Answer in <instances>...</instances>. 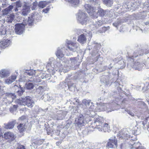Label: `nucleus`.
I'll list each match as a JSON object with an SVG mask.
<instances>
[{
    "label": "nucleus",
    "mask_w": 149,
    "mask_h": 149,
    "mask_svg": "<svg viewBox=\"0 0 149 149\" xmlns=\"http://www.w3.org/2000/svg\"><path fill=\"white\" fill-rule=\"evenodd\" d=\"M56 55L57 57L60 59H61L64 56V54H63L62 52L60 49L57 50Z\"/></svg>",
    "instance_id": "nucleus-26"
},
{
    "label": "nucleus",
    "mask_w": 149,
    "mask_h": 149,
    "mask_svg": "<svg viewBox=\"0 0 149 149\" xmlns=\"http://www.w3.org/2000/svg\"><path fill=\"white\" fill-rule=\"evenodd\" d=\"M16 5L17 8H16L15 10L16 11L18 10L17 8L21 7L22 6V4L19 1H18L16 2Z\"/></svg>",
    "instance_id": "nucleus-34"
},
{
    "label": "nucleus",
    "mask_w": 149,
    "mask_h": 149,
    "mask_svg": "<svg viewBox=\"0 0 149 149\" xmlns=\"http://www.w3.org/2000/svg\"><path fill=\"white\" fill-rule=\"evenodd\" d=\"M104 99H105L104 98L100 97V98L98 100V101H99L100 100V102H101V101H103V100Z\"/></svg>",
    "instance_id": "nucleus-55"
},
{
    "label": "nucleus",
    "mask_w": 149,
    "mask_h": 149,
    "mask_svg": "<svg viewBox=\"0 0 149 149\" xmlns=\"http://www.w3.org/2000/svg\"><path fill=\"white\" fill-rule=\"evenodd\" d=\"M15 124L13 122H10L7 124H4L5 128L7 129H12L14 127Z\"/></svg>",
    "instance_id": "nucleus-22"
},
{
    "label": "nucleus",
    "mask_w": 149,
    "mask_h": 149,
    "mask_svg": "<svg viewBox=\"0 0 149 149\" xmlns=\"http://www.w3.org/2000/svg\"><path fill=\"white\" fill-rule=\"evenodd\" d=\"M25 27L22 24H17L15 25V31L17 33L20 34L23 32Z\"/></svg>",
    "instance_id": "nucleus-14"
},
{
    "label": "nucleus",
    "mask_w": 149,
    "mask_h": 149,
    "mask_svg": "<svg viewBox=\"0 0 149 149\" xmlns=\"http://www.w3.org/2000/svg\"><path fill=\"white\" fill-rule=\"evenodd\" d=\"M104 3L107 6L111 7L113 3V0H102Z\"/></svg>",
    "instance_id": "nucleus-24"
},
{
    "label": "nucleus",
    "mask_w": 149,
    "mask_h": 149,
    "mask_svg": "<svg viewBox=\"0 0 149 149\" xmlns=\"http://www.w3.org/2000/svg\"><path fill=\"white\" fill-rule=\"evenodd\" d=\"M128 131L126 129L121 130L119 133L118 137L122 139H127L130 137Z\"/></svg>",
    "instance_id": "nucleus-12"
},
{
    "label": "nucleus",
    "mask_w": 149,
    "mask_h": 149,
    "mask_svg": "<svg viewBox=\"0 0 149 149\" xmlns=\"http://www.w3.org/2000/svg\"><path fill=\"white\" fill-rule=\"evenodd\" d=\"M13 7L10 5L3 10V13L4 15H6L8 14L13 8Z\"/></svg>",
    "instance_id": "nucleus-21"
},
{
    "label": "nucleus",
    "mask_w": 149,
    "mask_h": 149,
    "mask_svg": "<svg viewBox=\"0 0 149 149\" xmlns=\"http://www.w3.org/2000/svg\"><path fill=\"white\" fill-rule=\"evenodd\" d=\"M86 36L84 34H81L79 36L77 41L82 44H83L86 42Z\"/></svg>",
    "instance_id": "nucleus-18"
},
{
    "label": "nucleus",
    "mask_w": 149,
    "mask_h": 149,
    "mask_svg": "<svg viewBox=\"0 0 149 149\" xmlns=\"http://www.w3.org/2000/svg\"><path fill=\"white\" fill-rule=\"evenodd\" d=\"M139 103L141 104V103H144V102H141V101H139Z\"/></svg>",
    "instance_id": "nucleus-60"
},
{
    "label": "nucleus",
    "mask_w": 149,
    "mask_h": 149,
    "mask_svg": "<svg viewBox=\"0 0 149 149\" xmlns=\"http://www.w3.org/2000/svg\"><path fill=\"white\" fill-rule=\"evenodd\" d=\"M89 112L88 111H87L86 113H85L84 114V121H85V124L86 123H88L91 120H92V122L90 123V124H91V123L93 122V119L94 118L95 116H95L94 117L91 118L90 116L89 115ZM91 125L89 126L87 128V130L89 131H88V132L90 131H91V130H93V129L91 127Z\"/></svg>",
    "instance_id": "nucleus-11"
},
{
    "label": "nucleus",
    "mask_w": 149,
    "mask_h": 149,
    "mask_svg": "<svg viewBox=\"0 0 149 149\" xmlns=\"http://www.w3.org/2000/svg\"><path fill=\"white\" fill-rule=\"evenodd\" d=\"M24 88L21 87L20 85H19V89L17 91V93L18 95L19 96H21L23 94V93L24 92Z\"/></svg>",
    "instance_id": "nucleus-27"
},
{
    "label": "nucleus",
    "mask_w": 149,
    "mask_h": 149,
    "mask_svg": "<svg viewBox=\"0 0 149 149\" xmlns=\"http://www.w3.org/2000/svg\"><path fill=\"white\" fill-rule=\"evenodd\" d=\"M49 10V8H45L42 11L43 12H45V13H47L48 12Z\"/></svg>",
    "instance_id": "nucleus-49"
},
{
    "label": "nucleus",
    "mask_w": 149,
    "mask_h": 149,
    "mask_svg": "<svg viewBox=\"0 0 149 149\" xmlns=\"http://www.w3.org/2000/svg\"><path fill=\"white\" fill-rule=\"evenodd\" d=\"M14 17L15 15L14 14H10V15H8L6 20L7 22H12Z\"/></svg>",
    "instance_id": "nucleus-28"
},
{
    "label": "nucleus",
    "mask_w": 149,
    "mask_h": 149,
    "mask_svg": "<svg viewBox=\"0 0 149 149\" xmlns=\"http://www.w3.org/2000/svg\"><path fill=\"white\" fill-rule=\"evenodd\" d=\"M8 74V71L5 70H2L0 71V77L1 78L7 76Z\"/></svg>",
    "instance_id": "nucleus-23"
},
{
    "label": "nucleus",
    "mask_w": 149,
    "mask_h": 149,
    "mask_svg": "<svg viewBox=\"0 0 149 149\" xmlns=\"http://www.w3.org/2000/svg\"><path fill=\"white\" fill-rule=\"evenodd\" d=\"M16 102L19 104L21 105H27L29 107H33L32 104L33 103V100L29 96H26L25 98H21L17 99Z\"/></svg>",
    "instance_id": "nucleus-3"
},
{
    "label": "nucleus",
    "mask_w": 149,
    "mask_h": 149,
    "mask_svg": "<svg viewBox=\"0 0 149 149\" xmlns=\"http://www.w3.org/2000/svg\"><path fill=\"white\" fill-rule=\"evenodd\" d=\"M66 43L68 49L70 51L75 52L79 48V44L78 43L73 42L68 40H66Z\"/></svg>",
    "instance_id": "nucleus-7"
},
{
    "label": "nucleus",
    "mask_w": 149,
    "mask_h": 149,
    "mask_svg": "<svg viewBox=\"0 0 149 149\" xmlns=\"http://www.w3.org/2000/svg\"><path fill=\"white\" fill-rule=\"evenodd\" d=\"M78 21L82 25H86L88 20L87 15L81 10H79L77 15Z\"/></svg>",
    "instance_id": "nucleus-4"
},
{
    "label": "nucleus",
    "mask_w": 149,
    "mask_h": 149,
    "mask_svg": "<svg viewBox=\"0 0 149 149\" xmlns=\"http://www.w3.org/2000/svg\"><path fill=\"white\" fill-rule=\"evenodd\" d=\"M18 105H14L12 107H11L10 109V111L11 112H13L14 111L16 110L17 107Z\"/></svg>",
    "instance_id": "nucleus-33"
},
{
    "label": "nucleus",
    "mask_w": 149,
    "mask_h": 149,
    "mask_svg": "<svg viewBox=\"0 0 149 149\" xmlns=\"http://www.w3.org/2000/svg\"><path fill=\"white\" fill-rule=\"evenodd\" d=\"M130 144L132 146H133V147H134V145L135 144V143L134 142V141H130Z\"/></svg>",
    "instance_id": "nucleus-48"
},
{
    "label": "nucleus",
    "mask_w": 149,
    "mask_h": 149,
    "mask_svg": "<svg viewBox=\"0 0 149 149\" xmlns=\"http://www.w3.org/2000/svg\"><path fill=\"white\" fill-rule=\"evenodd\" d=\"M135 149H146L144 147L141 146L136 148Z\"/></svg>",
    "instance_id": "nucleus-46"
},
{
    "label": "nucleus",
    "mask_w": 149,
    "mask_h": 149,
    "mask_svg": "<svg viewBox=\"0 0 149 149\" xmlns=\"http://www.w3.org/2000/svg\"><path fill=\"white\" fill-rule=\"evenodd\" d=\"M62 84H63V83H60V84H59V86H62Z\"/></svg>",
    "instance_id": "nucleus-62"
},
{
    "label": "nucleus",
    "mask_w": 149,
    "mask_h": 149,
    "mask_svg": "<svg viewBox=\"0 0 149 149\" xmlns=\"http://www.w3.org/2000/svg\"><path fill=\"white\" fill-rule=\"evenodd\" d=\"M136 30L140 31L142 33L143 32L144 30H142L139 27H137L136 28Z\"/></svg>",
    "instance_id": "nucleus-47"
},
{
    "label": "nucleus",
    "mask_w": 149,
    "mask_h": 149,
    "mask_svg": "<svg viewBox=\"0 0 149 149\" xmlns=\"http://www.w3.org/2000/svg\"><path fill=\"white\" fill-rule=\"evenodd\" d=\"M19 120L21 122L27 120L26 117L25 116H22L19 118Z\"/></svg>",
    "instance_id": "nucleus-36"
},
{
    "label": "nucleus",
    "mask_w": 149,
    "mask_h": 149,
    "mask_svg": "<svg viewBox=\"0 0 149 149\" xmlns=\"http://www.w3.org/2000/svg\"><path fill=\"white\" fill-rule=\"evenodd\" d=\"M33 22V20L30 17H29L28 20V23L29 25H32Z\"/></svg>",
    "instance_id": "nucleus-37"
},
{
    "label": "nucleus",
    "mask_w": 149,
    "mask_h": 149,
    "mask_svg": "<svg viewBox=\"0 0 149 149\" xmlns=\"http://www.w3.org/2000/svg\"><path fill=\"white\" fill-rule=\"evenodd\" d=\"M97 104V106L96 107V110L98 112L107 110V112H111L116 109L114 107L115 106H118V105L116 103H99Z\"/></svg>",
    "instance_id": "nucleus-2"
},
{
    "label": "nucleus",
    "mask_w": 149,
    "mask_h": 149,
    "mask_svg": "<svg viewBox=\"0 0 149 149\" xmlns=\"http://www.w3.org/2000/svg\"><path fill=\"white\" fill-rule=\"evenodd\" d=\"M104 121L102 117L99 116H95L93 119V122L91 125L93 130L91 129V131H93L94 129H97L99 131L109 132V127L108 124L104 123Z\"/></svg>",
    "instance_id": "nucleus-1"
},
{
    "label": "nucleus",
    "mask_w": 149,
    "mask_h": 149,
    "mask_svg": "<svg viewBox=\"0 0 149 149\" xmlns=\"http://www.w3.org/2000/svg\"><path fill=\"white\" fill-rule=\"evenodd\" d=\"M128 61L127 66L132 67L135 70L140 71L141 70L143 66V63H140L138 61L134 62L133 59L131 58Z\"/></svg>",
    "instance_id": "nucleus-5"
},
{
    "label": "nucleus",
    "mask_w": 149,
    "mask_h": 149,
    "mask_svg": "<svg viewBox=\"0 0 149 149\" xmlns=\"http://www.w3.org/2000/svg\"><path fill=\"white\" fill-rule=\"evenodd\" d=\"M125 144L124 143H122L120 145V148L121 149H123L124 148Z\"/></svg>",
    "instance_id": "nucleus-51"
},
{
    "label": "nucleus",
    "mask_w": 149,
    "mask_h": 149,
    "mask_svg": "<svg viewBox=\"0 0 149 149\" xmlns=\"http://www.w3.org/2000/svg\"><path fill=\"white\" fill-rule=\"evenodd\" d=\"M16 78L17 76L15 75H11L5 80L6 83L7 84H9L14 81Z\"/></svg>",
    "instance_id": "nucleus-19"
},
{
    "label": "nucleus",
    "mask_w": 149,
    "mask_h": 149,
    "mask_svg": "<svg viewBox=\"0 0 149 149\" xmlns=\"http://www.w3.org/2000/svg\"><path fill=\"white\" fill-rule=\"evenodd\" d=\"M2 137L5 140H7L8 142H10L15 140L16 136L13 132L8 131L4 133Z\"/></svg>",
    "instance_id": "nucleus-8"
},
{
    "label": "nucleus",
    "mask_w": 149,
    "mask_h": 149,
    "mask_svg": "<svg viewBox=\"0 0 149 149\" xmlns=\"http://www.w3.org/2000/svg\"><path fill=\"white\" fill-rule=\"evenodd\" d=\"M120 22L119 21H117V22H115L113 24V25L116 27H117L118 25L119 24Z\"/></svg>",
    "instance_id": "nucleus-40"
},
{
    "label": "nucleus",
    "mask_w": 149,
    "mask_h": 149,
    "mask_svg": "<svg viewBox=\"0 0 149 149\" xmlns=\"http://www.w3.org/2000/svg\"><path fill=\"white\" fill-rule=\"evenodd\" d=\"M75 58H71L70 59L71 60H72V59H73V60H75Z\"/></svg>",
    "instance_id": "nucleus-61"
},
{
    "label": "nucleus",
    "mask_w": 149,
    "mask_h": 149,
    "mask_svg": "<svg viewBox=\"0 0 149 149\" xmlns=\"http://www.w3.org/2000/svg\"><path fill=\"white\" fill-rule=\"evenodd\" d=\"M127 113L132 116H134V114L130 111L128 110L127 111Z\"/></svg>",
    "instance_id": "nucleus-45"
},
{
    "label": "nucleus",
    "mask_w": 149,
    "mask_h": 149,
    "mask_svg": "<svg viewBox=\"0 0 149 149\" xmlns=\"http://www.w3.org/2000/svg\"><path fill=\"white\" fill-rule=\"evenodd\" d=\"M71 4V6L74 7H78L79 5V0H66Z\"/></svg>",
    "instance_id": "nucleus-17"
},
{
    "label": "nucleus",
    "mask_w": 149,
    "mask_h": 149,
    "mask_svg": "<svg viewBox=\"0 0 149 149\" xmlns=\"http://www.w3.org/2000/svg\"><path fill=\"white\" fill-rule=\"evenodd\" d=\"M9 96H10L13 99H14L16 98V96L15 94L10 93L9 94Z\"/></svg>",
    "instance_id": "nucleus-41"
},
{
    "label": "nucleus",
    "mask_w": 149,
    "mask_h": 149,
    "mask_svg": "<svg viewBox=\"0 0 149 149\" xmlns=\"http://www.w3.org/2000/svg\"><path fill=\"white\" fill-rule=\"evenodd\" d=\"M75 123L79 127L84 126L85 125L84 119V115H79V116L75 119Z\"/></svg>",
    "instance_id": "nucleus-13"
},
{
    "label": "nucleus",
    "mask_w": 149,
    "mask_h": 149,
    "mask_svg": "<svg viewBox=\"0 0 149 149\" xmlns=\"http://www.w3.org/2000/svg\"><path fill=\"white\" fill-rule=\"evenodd\" d=\"M17 149H25L24 146L22 145H19L17 148Z\"/></svg>",
    "instance_id": "nucleus-44"
},
{
    "label": "nucleus",
    "mask_w": 149,
    "mask_h": 149,
    "mask_svg": "<svg viewBox=\"0 0 149 149\" xmlns=\"http://www.w3.org/2000/svg\"><path fill=\"white\" fill-rule=\"evenodd\" d=\"M138 56V55H135V56H134V55H133V56L134 57H136L137 56Z\"/></svg>",
    "instance_id": "nucleus-64"
},
{
    "label": "nucleus",
    "mask_w": 149,
    "mask_h": 149,
    "mask_svg": "<svg viewBox=\"0 0 149 149\" xmlns=\"http://www.w3.org/2000/svg\"><path fill=\"white\" fill-rule=\"evenodd\" d=\"M142 124L143 125V127L145 128H146V127H145V125L147 124L146 126H147V129L149 130H148L149 129V117H147L145 120L143 121L142 123Z\"/></svg>",
    "instance_id": "nucleus-25"
},
{
    "label": "nucleus",
    "mask_w": 149,
    "mask_h": 149,
    "mask_svg": "<svg viewBox=\"0 0 149 149\" xmlns=\"http://www.w3.org/2000/svg\"><path fill=\"white\" fill-rule=\"evenodd\" d=\"M26 123H21L17 126V128L20 133L23 132L26 129Z\"/></svg>",
    "instance_id": "nucleus-20"
},
{
    "label": "nucleus",
    "mask_w": 149,
    "mask_h": 149,
    "mask_svg": "<svg viewBox=\"0 0 149 149\" xmlns=\"http://www.w3.org/2000/svg\"><path fill=\"white\" fill-rule=\"evenodd\" d=\"M110 75L109 73H107V75H103L101 77L100 81L101 82L103 83L105 85H107L109 84V81L110 80Z\"/></svg>",
    "instance_id": "nucleus-15"
},
{
    "label": "nucleus",
    "mask_w": 149,
    "mask_h": 149,
    "mask_svg": "<svg viewBox=\"0 0 149 149\" xmlns=\"http://www.w3.org/2000/svg\"><path fill=\"white\" fill-rule=\"evenodd\" d=\"M98 52V51H97V53L96 54V55H95V56H96V61H97L98 59H99V58H100V59H102V57H100V55L99 54V52Z\"/></svg>",
    "instance_id": "nucleus-38"
},
{
    "label": "nucleus",
    "mask_w": 149,
    "mask_h": 149,
    "mask_svg": "<svg viewBox=\"0 0 149 149\" xmlns=\"http://www.w3.org/2000/svg\"><path fill=\"white\" fill-rule=\"evenodd\" d=\"M95 23L94 24H91L90 25V27L91 29L92 30H93L95 29L96 28H97V27H95Z\"/></svg>",
    "instance_id": "nucleus-39"
},
{
    "label": "nucleus",
    "mask_w": 149,
    "mask_h": 149,
    "mask_svg": "<svg viewBox=\"0 0 149 149\" xmlns=\"http://www.w3.org/2000/svg\"><path fill=\"white\" fill-rule=\"evenodd\" d=\"M115 84L116 86H118V85L119 86L120 85L119 83V81L118 80L115 82Z\"/></svg>",
    "instance_id": "nucleus-50"
},
{
    "label": "nucleus",
    "mask_w": 149,
    "mask_h": 149,
    "mask_svg": "<svg viewBox=\"0 0 149 149\" xmlns=\"http://www.w3.org/2000/svg\"><path fill=\"white\" fill-rule=\"evenodd\" d=\"M2 129L1 128H0V137H2L3 134V133L2 132Z\"/></svg>",
    "instance_id": "nucleus-56"
},
{
    "label": "nucleus",
    "mask_w": 149,
    "mask_h": 149,
    "mask_svg": "<svg viewBox=\"0 0 149 149\" xmlns=\"http://www.w3.org/2000/svg\"><path fill=\"white\" fill-rule=\"evenodd\" d=\"M46 4L45 1H41L39 2L38 6L40 8H43L46 6Z\"/></svg>",
    "instance_id": "nucleus-30"
},
{
    "label": "nucleus",
    "mask_w": 149,
    "mask_h": 149,
    "mask_svg": "<svg viewBox=\"0 0 149 149\" xmlns=\"http://www.w3.org/2000/svg\"><path fill=\"white\" fill-rule=\"evenodd\" d=\"M74 100H75L76 102L77 103V104H76V105H77L78 104H79L80 103V101L78 99H77L76 100V99H74Z\"/></svg>",
    "instance_id": "nucleus-52"
},
{
    "label": "nucleus",
    "mask_w": 149,
    "mask_h": 149,
    "mask_svg": "<svg viewBox=\"0 0 149 149\" xmlns=\"http://www.w3.org/2000/svg\"><path fill=\"white\" fill-rule=\"evenodd\" d=\"M82 102L83 104L85 106V107H84V108H85L83 109L84 112L88 110V108L92 109H94V107L93 104L91 102V100L84 99L83 100Z\"/></svg>",
    "instance_id": "nucleus-9"
},
{
    "label": "nucleus",
    "mask_w": 149,
    "mask_h": 149,
    "mask_svg": "<svg viewBox=\"0 0 149 149\" xmlns=\"http://www.w3.org/2000/svg\"><path fill=\"white\" fill-rule=\"evenodd\" d=\"M26 88L28 89H32L34 87V86L31 83H29L26 85Z\"/></svg>",
    "instance_id": "nucleus-35"
},
{
    "label": "nucleus",
    "mask_w": 149,
    "mask_h": 149,
    "mask_svg": "<svg viewBox=\"0 0 149 149\" xmlns=\"http://www.w3.org/2000/svg\"><path fill=\"white\" fill-rule=\"evenodd\" d=\"M31 71H30L28 73V74L29 75H33V74L31 73Z\"/></svg>",
    "instance_id": "nucleus-58"
},
{
    "label": "nucleus",
    "mask_w": 149,
    "mask_h": 149,
    "mask_svg": "<svg viewBox=\"0 0 149 149\" xmlns=\"http://www.w3.org/2000/svg\"><path fill=\"white\" fill-rule=\"evenodd\" d=\"M38 143H39L40 144H42L44 141V140L43 139H40L39 140H38Z\"/></svg>",
    "instance_id": "nucleus-43"
},
{
    "label": "nucleus",
    "mask_w": 149,
    "mask_h": 149,
    "mask_svg": "<svg viewBox=\"0 0 149 149\" xmlns=\"http://www.w3.org/2000/svg\"><path fill=\"white\" fill-rule=\"evenodd\" d=\"M107 146L111 148H115L117 147V141L115 136L111 137L109 139L107 144Z\"/></svg>",
    "instance_id": "nucleus-10"
},
{
    "label": "nucleus",
    "mask_w": 149,
    "mask_h": 149,
    "mask_svg": "<svg viewBox=\"0 0 149 149\" xmlns=\"http://www.w3.org/2000/svg\"><path fill=\"white\" fill-rule=\"evenodd\" d=\"M149 24V22H146L145 23V24L146 25H148Z\"/></svg>",
    "instance_id": "nucleus-59"
},
{
    "label": "nucleus",
    "mask_w": 149,
    "mask_h": 149,
    "mask_svg": "<svg viewBox=\"0 0 149 149\" xmlns=\"http://www.w3.org/2000/svg\"><path fill=\"white\" fill-rule=\"evenodd\" d=\"M107 12L104 10L102 9H100L98 11L99 14L101 16H103L104 15L106 14Z\"/></svg>",
    "instance_id": "nucleus-31"
},
{
    "label": "nucleus",
    "mask_w": 149,
    "mask_h": 149,
    "mask_svg": "<svg viewBox=\"0 0 149 149\" xmlns=\"http://www.w3.org/2000/svg\"><path fill=\"white\" fill-rule=\"evenodd\" d=\"M101 45L100 44H97L96 45V46H95L96 47H97L98 48L100 49L101 47Z\"/></svg>",
    "instance_id": "nucleus-54"
},
{
    "label": "nucleus",
    "mask_w": 149,
    "mask_h": 149,
    "mask_svg": "<svg viewBox=\"0 0 149 149\" xmlns=\"http://www.w3.org/2000/svg\"><path fill=\"white\" fill-rule=\"evenodd\" d=\"M6 29L3 27L0 28V35H4L6 34Z\"/></svg>",
    "instance_id": "nucleus-32"
},
{
    "label": "nucleus",
    "mask_w": 149,
    "mask_h": 149,
    "mask_svg": "<svg viewBox=\"0 0 149 149\" xmlns=\"http://www.w3.org/2000/svg\"><path fill=\"white\" fill-rule=\"evenodd\" d=\"M107 28L105 27H103V29L104 31V32L107 31Z\"/></svg>",
    "instance_id": "nucleus-57"
},
{
    "label": "nucleus",
    "mask_w": 149,
    "mask_h": 149,
    "mask_svg": "<svg viewBox=\"0 0 149 149\" xmlns=\"http://www.w3.org/2000/svg\"><path fill=\"white\" fill-rule=\"evenodd\" d=\"M103 24V22L101 20H99L97 21H96L95 23V27H98L100 26Z\"/></svg>",
    "instance_id": "nucleus-29"
},
{
    "label": "nucleus",
    "mask_w": 149,
    "mask_h": 149,
    "mask_svg": "<svg viewBox=\"0 0 149 149\" xmlns=\"http://www.w3.org/2000/svg\"><path fill=\"white\" fill-rule=\"evenodd\" d=\"M45 88V86H39L38 87V89L40 90H42V89H43Z\"/></svg>",
    "instance_id": "nucleus-53"
},
{
    "label": "nucleus",
    "mask_w": 149,
    "mask_h": 149,
    "mask_svg": "<svg viewBox=\"0 0 149 149\" xmlns=\"http://www.w3.org/2000/svg\"><path fill=\"white\" fill-rule=\"evenodd\" d=\"M85 8L87 12L92 17L95 18L97 17V14L96 12L95 8L92 7L89 4H86L85 5Z\"/></svg>",
    "instance_id": "nucleus-6"
},
{
    "label": "nucleus",
    "mask_w": 149,
    "mask_h": 149,
    "mask_svg": "<svg viewBox=\"0 0 149 149\" xmlns=\"http://www.w3.org/2000/svg\"><path fill=\"white\" fill-rule=\"evenodd\" d=\"M60 143V142H56V144H57V145H58V144H59Z\"/></svg>",
    "instance_id": "nucleus-63"
},
{
    "label": "nucleus",
    "mask_w": 149,
    "mask_h": 149,
    "mask_svg": "<svg viewBox=\"0 0 149 149\" xmlns=\"http://www.w3.org/2000/svg\"><path fill=\"white\" fill-rule=\"evenodd\" d=\"M30 11V7L26 5L23 6V8L22 10V14L24 16L27 15Z\"/></svg>",
    "instance_id": "nucleus-16"
},
{
    "label": "nucleus",
    "mask_w": 149,
    "mask_h": 149,
    "mask_svg": "<svg viewBox=\"0 0 149 149\" xmlns=\"http://www.w3.org/2000/svg\"><path fill=\"white\" fill-rule=\"evenodd\" d=\"M46 130L47 134L49 135H50L51 134V131L49 129H46Z\"/></svg>",
    "instance_id": "nucleus-42"
}]
</instances>
